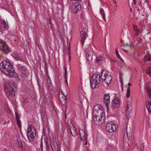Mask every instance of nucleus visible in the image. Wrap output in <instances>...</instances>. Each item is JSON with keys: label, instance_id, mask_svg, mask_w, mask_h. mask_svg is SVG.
I'll use <instances>...</instances> for the list:
<instances>
[{"label": "nucleus", "instance_id": "1", "mask_svg": "<svg viewBox=\"0 0 151 151\" xmlns=\"http://www.w3.org/2000/svg\"><path fill=\"white\" fill-rule=\"evenodd\" d=\"M9 60H3L0 63V69L6 76L11 78H16L18 75L15 71L14 68Z\"/></svg>", "mask_w": 151, "mask_h": 151}, {"label": "nucleus", "instance_id": "2", "mask_svg": "<svg viewBox=\"0 0 151 151\" xmlns=\"http://www.w3.org/2000/svg\"><path fill=\"white\" fill-rule=\"evenodd\" d=\"M93 118L96 125H101L104 122L105 116L102 106L99 104L95 106L93 109Z\"/></svg>", "mask_w": 151, "mask_h": 151}, {"label": "nucleus", "instance_id": "3", "mask_svg": "<svg viewBox=\"0 0 151 151\" xmlns=\"http://www.w3.org/2000/svg\"><path fill=\"white\" fill-rule=\"evenodd\" d=\"M101 77L97 73L94 74L90 80V85L92 88L95 89L99 87L100 85Z\"/></svg>", "mask_w": 151, "mask_h": 151}, {"label": "nucleus", "instance_id": "4", "mask_svg": "<svg viewBox=\"0 0 151 151\" xmlns=\"http://www.w3.org/2000/svg\"><path fill=\"white\" fill-rule=\"evenodd\" d=\"M6 93L9 97H11L15 96L16 86L15 83L12 81H9L8 83V86L5 89Z\"/></svg>", "mask_w": 151, "mask_h": 151}, {"label": "nucleus", "instance_id": "5", "mask_svg": "<svg viewBox=\"0 0 151 151\" xmlns=\"http://www.w3.org/2000/svg\"><path fill=\"white\" fill-rule=\"evenodd\" d=\"M36 135V129L32 125H30L27 132V137L30 141H33L35 139Z\"/></svg>", "mask_w": 151, "mask_h": 151}, {"label": "nucleus", "instance_id": "6", "mask_svg": "<svg viewBox=\"0 0 151 151\" xmlns=\"http://www.w3.org/2000/svg\"><path fill=\"white\" fill-rule=\"evenodd\" d=\"M16 67L19 73L22 77H27L28 74L27 68L25 66L22 64L18 63L16 65Z\"/></svg>", "mask_w": 151, "mask_h": 151}, {"label": "nucleus", "instance_id": "7", "mask_svg": "<svg viewBox=\"0 0 151 151\" xmlns=\"http://www.w3.org/2000/svg\"><path fill=\"white\" fill-rule=\"evenodd\" d=\"M108 72L106 70H103L101 73V79L104 82L109 86V83H110L111 77L110 75H108Z\"/></svg>", "mask_w": 151, "mask_h": 151}, {"label": "nucleus", "instance_id": "8", "mask_svg": "<svg viewBox=\"0 0 151 151\" xmlns=\"http://www.w3.org/2000/svg\"><path fill=\"white\" fill-rule=\"evenodd\" d=\"M0 50L6 54L9 52L11 51L10 48L7 44L2 40L0 42Z\"/></svg>", "mask_w": 151, "mask_h": 151}, {"label": "nucleus", "instance_id": "9", "mask_svg": "<svg viewBox=\"0 0 151 151\" xmlns=\"http://www.w3.org/2000/svg\"><path fill=\"white\" fill-rule=\"evenodd\" d=\"M87 29L86 28H83L81 32V42L82 45L84 43L85 40L87 36Z\"/></svg>", "mask_w": 151, "mask_h": 151}, {"label": "nucleus", "instance_id": "10", "mask_svg": "<svg viewBox=\"0 0 151 151\" xmlns=\"http://www.w3.org/2000/svg\"><path fill=\"white\" fill-rule=\"evenodd\" d=\"M67 130L68 132V131H69L70 133L73 136H76L78 134V132L76 130V128L73 125L68 124Z\"/></svg>", "mask_w": 151, "mask_h": 151}, {"label": "nucleus", "instance_id": "11", "mask_svg": "<svg viewBox=\"0 0 151 151\" xmlns=\"http://www.w3.org/2000/svg\"><path fill=\"white\" fill-rule=\"evenodd\" d=\"M117 127V125L111 122L109 123L106 124V130L109 132H113L116 129Z\"/></svg>", "mask_w": 151, "mask_h": 151}, {"label": "nucleus", "instance_id": "12", "mask_svg": "<svg viewBox=\"0 0 151 151\" xmlns=\"http://www.w3.org/2000/svg\"><path fill=\"white\" fill-rule=\"evenodd\" d=\"M79 133L81 139L83 141L85 140L86 142V144L85 145H86L87 143V136L88 135L83 130L81 129L79 130Z\"/></svg>", "mask_w": 151, "mask_h": 151}, {"label": "nucleus", "instance_id": "13", "mask_svg": "<svg viewBox=\"0 0 151 151\" xmlns=\"http://www.w3.org/2000/svg\"><path fill=\"white\" fill-rule=\"evenodd\" d=\"M120 104V102L118 97H115L112 102V108L114 109L115 108L119 107Z\"/></svg>", "mask_w": 151, "mask_h": 151}, {"label": "nucleus", "instance_id": "14", "mask_svg": "<svg viewBox=\"0 0 151 151\" xmlns=\"http://www.w3.org/2000/svg\"><path fill=\"white\" fill-rule=\"evenodd\" d=\"M85 55L88 64H90L91 61L92 60V54L91 51L86 49V50Z\"/></svg>", "mask_w": 151, "mask_h": 151}, {"label": "nucleus", "instance_id": "15", "mask_svg": "<svg viewBox=\"0 0 151 151\" xmlns=\"http://www.w3.org/2000/svg\"><path fill=\"white\" fill-rule=\"evenodd\" d=\"M73 12L74 13H77L81 9V6L79 2H76L73 5Z\"/></svg>", "mask_w": 151, "mask_h": 151}, {"label": "nucleus", "instance_id": "16", "mask_svg": "<svg viewBox=\"0 0 151 151\" xmlns=\"http://www.w3.org/2000/svg\"><path fill=\"white\" fill-rule=\"evenodd\" d=\"M104 102L107 108V110H109L108 106L109 104V103L110 96L109 95L105 94L104 95L103 97Z\"/></svg>", "mask_w": 151, "mask_h": 151}, {"label": "nucleus", "instance_id": "17", "mask_svg": "<svg viewBox=\"0 0 151 151\" xmlns=\"http://www.w3.org/2000/svg\"><path fill=\"white\" fill-rule=\"evenodd\" d=\"M12 56L16 60L23 62L24 59L17 53L14 52L12 54Z\"/></svg>", "mask_w": 151, "mask_h": 151}, {"label": "nucleus", "instance_id": "18", "mask_svg": "<svg viewBox=\"0 0 151 151\" xmlns=\"http://www.w3.org/2000/svg\"><path fill=\"white\" fill-rule=\"evenodd\" d=\"M15 114L16 118L17 121V123L19 128L20 129L21 128L22 126L21 122L20 120V116L18 113L16 112H15Z\"/></svg>", "mask_w": 151, "mask_h": 151}, {"label": "nucleus", "instance_id": "19", "mask_svg": "<svg viewBox=\"0 0 151 151\" xmlns=\"http://www.w3.org/2000/svg\"><path fill=\"white\" fill-rule=\"evenodd\" d=\"M146 105L148 111L149 113H151V102L147 100L146 102Z\"/></svg>", "mask_w": 151, "mask_h": 151}, {"label": "nucleus", "instance_id": "20", "mask_svg": "<svg viewBox=\"0 0 151 151\" xmlns=\"http://www.w3.org/2000/svg\"><path fill=\"white\" fill-rule=\"evenodd\" d=\"M61 95L60 96V98L59 99L60 100V102L63 105L64 104H65L66 102V96H64V97L61 98Z\"/></svg>", "mask_w": 151, "mask_h": 151}, {"label": "nucleus", "instance_id": "21", "mask_svg": "<svg viewBox=\"0 0 151 151\" xmlns=\"http://www.w3.org/2000/svg\"><path fill=\"white\" fill-rule=\"evenodd\" d=\"M2 24L4 26V27L5 29H7L9 28V26L7 22H6L4 20H3L2 21Z\"/></svg>", "mask_w": 151, "mask_h": 151}, {"label": "nucleus", "instance_id": "22", "mask_svg": "<svg viewBox=\"0 0 151 151\" xmlns=\"http://www.w3.org/2000/svg\"><path fill=\"white\" fill-rule=\"evenodd\" d=\"M17 140L18 143V147L22 148V144L21 141V140L20 138L17 137Z\"/></svg>", "mask_w": 151, "mask_h": 151}, {"label": "nucleus", "instance_id": "23", "mask_svg": "<svg viewBox=\"0 0 151 151\" xmlns=\"http://www.w3.org/2000/svg\"><path fill=\"white\" fill-rule=\"evenodd\" d=\"M133 27L134 28V30L136 32V34L137 35H139V29L138 28L137 26L135 25H133Z\"/></svg>", "mask_w": 151, "mask_h": 151}, {"label": "nucleus", "instance_id": "24", "mask_svg": "<svg viewBox=\"0 0 151 151\" xmlns=\"http://www.w3.org/2000/svg\"><path fill=\"white\" fill-rule=\"evenodd\" d=\"M144 60L145 61H151V55H147L144 57Z\"/></svg>", "mask_w": 151, "mask_h": 151}, {"label": "nucleus", "instance_id": "25", "mask_svg": "<svg viewBox=\"0 0 151 151\" xmlns=\"http://www.w3.org/2000/svg\"><path fill=\"white\" fill-rule=\"evenodd\" d=\"M104 59V58L102 56H100L96 58V63H99L102 61Z\"/></svg>", "mask_w": 151, "mask_h": 151}, {"label": "nucleus", "instance_id": "26", "mask_svg": "<svg viewBox=\"0 0 151 151\" xmlns=\"http://www.w3.org/2000/svg\"><path fill=\"white\" fill-rule=\"evenodd\" d=\"M130 89L129 87H127V93L126 94V96L127 98H129L130 96Z\"/></svg>", "mask_w": 151, "mask_h": 151}, {"label": "nucleus", "instance_id": "27", "mask_svg": "<svg viewBox=\"0 0 151 151\" xmlns=\"http://www.w3.org/2000/svg\"><path fill=\"white\" fill-rule=\"evenodd\" d=\"M126 115L127 119H129L130 117L129 111L128 110L126 111Z\"/></svg>", "mask_w": 151, "mask_h": 151}, {"label": "nucleus", "instance_id": "28", "mask_svg": "<svg viewBox=\"0 0 151 151\" xmlns=\"http://www.w3.org/2000/svg\"><path fill=\"white\" fill-rule=\"evenodd\" d=\"M64 69H65V83H67V84H68V83H67V77H66V76H67V70H66V68L65 67H64Z\"/></svg>", "mask_w": 151, "mask_h": 151}, {"label": "nucleus", "instance_id": "29", "mask_svg": "<svg viewBox=\"0 0 151 151\" xmlns=\"http://www.w3.org/2000/svg\"><path fill=\"white\" fill-rule=\"evenodd\" d=\"M100 14L102 16L105 15V13L104 12L103 9L102 8L100 9Z\"/></svg>", "mask_w": 151, "mask_h": 151}, {"label": "nucleus", "instance_id": "30", "mask_svg": "<svg viewBox=\"0 0 151 151\" xmlns=\"http://www.w3.org/2000/svg\"><path fill=\"white\" fill-rule=\"evenodd\" d=\"M148 96L150 98H151V88L146 90Z\"/></svg>", "mask_w": 151, "mask_h": 151}, {"label": "nucleus", "instance_id": "31", "mask_svg": "<svg viewBox=\"0 0 151 151\" xmlns=\"http://www.w3.org/2000/svg\"><path fill=\"white\" fill-rule=\"evenodd\" d=\"M48 85L49 87V88L50 89H52V87H51V80L50 79H49V80H48L47 82Z\"/></svg>", "mask_w": 151, "mask_h": 151}, {"label": "nucleus", "instance_id": "32", "mask_svg": "<svg viewBox=\"0 0 151 151\" xmlns=\"http://www.w3.org/2000/svg\"><path fill=\"white\" fill-rule=\"evenodd\" d=\"M44 141L46 144V146H48L49 145V140L47 138H45V139Z\"/></svg>", "mask_w": 151, "mask_h": 151}, {"label": "nucleus", "instance_id": "33", "mask_svg": "<svg viewBox=\"0 0 151 151\" xmlns=\"http://www.w3.org/2000/svg\"><path fill=\"white\" fill-rule=\"evenodd\" d=\"M127 106L126 111H127V110L129 111L130 110L129 107H130V103L129 101H127Z\"/></svg>", "mask_w": 151, "mask_h": 151}, {"label": "nucleus", "instance_id": "34", "mask_svg": "<svg viewBox=\"0 0 151 151\" xmlns=\"http://www.w3.org/2000/svg\"><path fill=\"white\" fill-rule=\"evenodd\" d=\"M137 41L138 42V43L139 44L140 43L142 42V40L140 37H138L137 39Z\"/></svg>", "mask_w": 151, "mask_h": 151}, {"label": "nucleus", "instance_id": "35", "mask_svg": "<svg viewBox=\"0 0 151 151\" xmlns=\"http://www.w3.org/2000/svg\"><path fill=\"white\" fill-rule=\"evenodd\" d=\"M144 148V144H142L140 146L141 151H143Z\"/></svg>", "mask_w": 151, "mask_h": 151}, {"label": "nucleus", "instance_id": "36", "mask_svg": "<svg viewBox=\"0 0 151 151\" xmlns=\"http://www.w3.org/2000/svg\"><path fill=\"white\" fill-rule=\"evenodd\" d=\"M146 90L150 89L151 88H150V85L149 84L147 83L146 85Z\"/></svg>", "mask_w": 151, "mask_h": 151}, {"label": "nucleus", "instance_id": "37", "mask_svg": "<svg viewBox=\"0 0 151 151\" xmlns=\"http://www.w3.org/2000/svg\"><path fill=\"white\" fill-rule=\"evenodd\" d=\"M116 54L118 58H120V56L119 55L117 50H116Z\"/></svg>", "mask_w": 151, "mask_h": 151}, {"label": "nucleus", "instance_id": "38", "mask_svg": "<svg viewBox=\"0 0 151 151\" xmlns=\"http://www.w3.org/2000/svg\"><path fill=\"white\" fill-rule=\"evenodd\" d=\"M61 95V96H62L61 97L62 98L64 97V96H65V95H63L62 93H59L58 95L59 99V98H60V95Z\"/></svg>", "mask_w": 151, "mask_h": 151}, {"label": "nucleus", "instance_id": "39", "mask_svg": "<svg viewBox=\"0 0 151 151\" xmlns=\"http://www.w3.org/2000/svg\"><path fill=\"white\" fill-rule=\"evenodd\" d=\"M56 145L57 147V149L58 148H60V146H59V142H56Z\"/></svg>", "mask_w": 151, "mask_h": 151}, {"label": "nucleus", "instance_id": "40", "mask_svg": "<svg viewBox=\"0 0 151 151\" xmlns=\"http://www.w3.org/2000/svg\"><path fill=\"white\" fill-rule=\"evenodd\" d=\"M41 143H40V147L41 148L42 150L43 144H42V139H41Z\"/></svg>", "mask_w": 151, "mask_h": 151}, {"label": "nucleus", "instance_id": "41", "mask_svg": "<svg viewBox=\"0 0 151 151\" xmlns=\"http://www.w3.org/2000/svg\"><path fill=\"white\" fill-rule=\"evenodd\" d=\"M6 111L9 114L11 113V111L10 109L9 108H7L6 109Z\"/></svg>", "mask_w": 151, "mask_h": 151}, {"label": "nucleus", "instance_id": "42", "mask_svg": "<svg viewBox=\"0 0 151 151\" xmlns=\"http://www.w3.org/2000/svg\"><path fill=\"white\" fill-rule=\"evenodd\" d=\"M127 46H128L130 48H133V45H126Z\"/></svg>", "mask_w": 151, "mask_h": 151}, {"label": "nucleus", "instance_id": "43", "mask_svg": "<svg viewBox=\"0 0 151 151\" xmlns=\"http://www.w3.org/2000/svg\"><path fill=\"white\" fill-rule=\"evenodd\" d=\"M68 124H68H70V125H73V124H71V122L70 120L69 121H68L67 122ZM68 127H67V128Z\"/></svg>", "mask_w": 151, "mask_h": 151}, {"label": "nucleus", "instance_id": "44", "mask_svg": "<svg viewBox=\"0 0 151 151\" xmlns=\"http://www.w3.org/2000/svg\"><path fill=\"white\" fill-rule=\"evenodd\" d=\"M126 134L127 138L128 139L130 137V134L127 132V131H126Z\"/></svg>", "mask_w": 151, "mask_h": 151}, {"label": "nucleus", "instance_id": "45", "mask_svg": "<svg viewBox=\"0 0 151 151\" xmlns=\"http://www.w3.org/2000/svg\"><path fill=\"white\" fill-rule=\"evenodd\" d=\"M147 73L151 76V71H147Z\"/></svg>", "mask_w": 151, "mask_h": 151}, {"label": "nucleus", "instance_id": "46", "mask_svg": "<svg viewBox=\"0 0 151 151\" xmlns=\"http://www.w3.org/2000/svg\"><path fill=\"white\" fill-rule=\"evenodd\" d=\"M147 71H151V68L150 67H148L147 70Z\"/></svg>", "mask_w": 151, "mask_h": 151}, {"label": "nucleus", "instance_id": "47", "mask_svg": "<svg viewBox=\"0 0 151 151\" xmlns=\"http://www.w3.org/2000/svg\"><path fill=\"white\" fill-rule=\"evenodd\" d=\"M53 144H51V142H50V146H51V147L52 149V151H54L53 150Z\"/></svg>", "mask_w": 151, "mask_h": 151}, {"label": "nucleus", "instance_id": "48", "mask_svg": "<svg viewBox=\"0 0 151 151\" xmlns=\"http://www.w3.org/2000/svg\"><path fill=\"white\" fill-rule=\"evenodd\" d=\"M133 4L134 5H135L137 3V1L136 0H133Z\"/></svg>", "mask_w": 151, "mask_h": 151}, {"label": "nucleus", "instance_id": "49", "mask_svg": "<svg viewBox=\"0 0 151 151\" xmlns=\"http://www.w3.org/2000/svg\"><path fill=\"white\" fill-rule=\"evenodd\" d=\"M123 73H119V77L120 78V79L121 77H122V76L123 75Z\"/></svg>", "mask_w": 151, "mask_h": 151}, {"label": "nucleus", "instance_id": "50", "mask_svg": "<svg viewBox=\"0 0 151 151\" xmlns=\"http://www.w3.org/2000/svg\"><path fill=\"white\" fill-rule=\"evenodd\" d=\"M102 17H103V19H104V21H106V18H105V15H104V16H103Z\"/></svg>", "mask_w": 151, "mask_h": 151}, {"label": "nucleus", "instance_id": "51", "mask_svg": "<svg viewBox=\"0 0 151 151\" xmlns=\"http://www.w3.org/2000/svg\"><path fill=\"white\" fill-rule=\"evenodd\" d=\"M123 50L126 53H127L128 52V51L127 50H126L124 49H123Z\"/></svg>", "mask_w": 151, "mask_h": 151}, {"label": "nucleus", "instance_id": "52", "mask_svg": "<svg viewBox=\"0 0 151 151\" xmlns=\"http://www.w3.org/2000/svg\"><path fill=\"white\" fill-rule=\"evenodd\" d=\"M68 53L69 55H71L70 50H68Z\"/></svg>", "mask_w": 151, "mask_h": 151}, {"label": "nucleus", "instance_id": "53", "mask_svg": "<svg viewBox=\"0 0 151 151\" xmlns=\"http://www.w3.org/2000/svg\"><path fill=\"white\" fill-rule=\"evenodd\" d=\"M147 0V1H145V2L147 3V5H149V1H148V0Z\"/></svg>", "mask_w": 151, "mask_h": 151}, {"label": "nucleus", "instance_id": "54", "mask_svg": "<svg viewBox=\"0 0 151 151\" xmlns=\"http://www.w3.org/2000/svg\"><path fill=\"white\" fill-rule=\"evenodd\" d=\"M119 58L120 59L121 61H122V62H124V60L122 59V58L121 57H120V58Z\"/></svg>", "mask_w": 151, "mask_h": 151}, {"label": "nucleus", "instance_id": "55", "mask_svg": "<svg viewBox=\"0 0 151 151\" xmlns=\"http://www.w3.org/2000/svg\"><path fill=\"white\" fill-rule=\"evenodd\" d=\"M69 60H70L71 59V55H69Z\"/></svg>", "mask_w": 151, "mask_h": 151}, {"label": "nucleus", "instance_id": "56", "mask_svg": "<svg viewBox=\"0 0 151 151\" xmlns=\"http://www.w3.org/2000/svg\"><path fill=\"white\" fill-rule=\"evenodd\" d=\"M139 6H141V7L142 6L141 2V1H140V2H139Z\"/></svg>", "mask_w": 151, "mask_h": 151}, {"label": "nucleus", "instance_id": "57", "mask_svg": "<svg viewBox=\"0 0 151 151\" xmlns=\"http://www.w3.org/2000/svg\"><path fill=\"white\" fill-rule=\"evenodd\" d=\"M70 45L69 46H68V50H70Z\"/></svg>", "mask_w": 151, "mask_h": 151}, {"label": "nucleus", "instance_id": "58", "mask_svg": "<svg viewBox=\"0 0 151 151\" xmlns=\"http://www.w3.org/2000/svg\"><path fill=\"white\" fill-rule=\"evenodd\" d=\"M7 123V122L6 121H5V122H4L3 123V124H6Z\"/></svg>", "mask_w": 151, "mask_h": 151}, {"label": "nucleus", "instance_id": "59", "mask_svg": "<svg viewBox=\"0 0 151 151\" xmlns=\"http://www.w3.org/2000/svg\"><path fill=\"white\" fill-rule=\"evenodd\" d=\"M131 85V84L130 83H129L127 84V85L128 86H130Z\"/></svg>", "mask_w": 151, "mask_h": 151}, {"label": "nucleus", "instance_id": "60", "mask_svg": "<svg viewBox=\"0 0 151 151\" xmlns=\"http://www.w3.org/2000/svg\"><path fill=\"white\" fill-rule=\"evenodd\" d=\"M121 86L122 88H123V84H122L121 85Z\"/></svg>", "mask_w": 151, "mask_h": 151}, {"label": "nucleus", "instance_id": "61", "mask_svg": "<svg viewBox=\"0 0 151 151\" xmlns=\"http://www.w3.org/2000/svg\"><path fill=\"white\" fill-rule=\"evenodd\" d=\"M57 151H60V148H58L57 149Z\"/></svg>", "mask_w": 151, "mask_h": 151}, {"label": "nucleus", "instance_id": "62", "mask_svg": "<svg viewBox=\"0 0 151 151\" xmlns=\"http://www.w3.org/2000/svg\"><path fill=\"white\" fill-rule=\"evenodd\" d=\"M47 79L48 81L49 80V79H50V78L49 76H47Z\"/></svg>", "mask_w": 151, "mask_h": 151}, {"label": "nucleus", "instance_id": "63", "mask_svg": "<svg viewBox=\"0 0 151 151\" xmlns=\"http://www.w3.org/2000/svg\"><path fill=\"white\" fill-rule=\"evenodd\" d=\"M37 83H38V85L40 86V84H39V81L38 80L37 81Z\"/></svg>", "mask_w": 151, "mask_h": 151}, {"label": "nucleus", "instance_id": "64", "mask_svg": "<svg viewBox=\"0 0 151 151\" xmlns=\"http://www.w3.org/2000/svg\"><path fill=\"white\" fill-rule=\"evenodd\" d=\"M2 28V27L0 25V29H1Z\"/></svg>", "mask_w": 151, "mask_h": 151}]
</instances>
